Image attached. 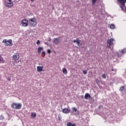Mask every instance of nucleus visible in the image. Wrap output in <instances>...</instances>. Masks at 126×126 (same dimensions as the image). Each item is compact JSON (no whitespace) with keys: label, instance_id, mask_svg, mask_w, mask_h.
I'll use <instances>...</instances> for the list:
<instances>
[{"label":"nucleus","instance_id":"nucleus-24","mask_svg":"<svg viewBox=\"0 0 126 126\" xmlns=\"http://www.w3.org/2000/svg\"><path fill=\"white\" fill-rule=\"evenodd\" d=\"M3 119H4L3 115H0V120H3Z\"/></svg>","mask_w":126,"mask_h":126},{"label":"nucleus","instance_id":"nucleus-28","mask_svg":"<svg viewBox=\"0 0 126 126\" xmlns=\"http://www.w3.org/2000/svg\"><path fill=\"white\" fill-rule=\"evenodd\" d=\"M40 43V41L39 40H37V42H36V44L39 45Z\"/></svg>","mask_w":126,"mask_h":126},{"label":"nucleus","instance_id":"nucleus-1","mask_svg":"<svg viewBox=\"0 0 126 126\" xmlns=\"http://www.w3.org/2000/svg\"><path fill=\"white\" fill-rule=\"evenodd\" d=\"M30 26L31 27H34L37 25V20L35 18H32L29 19Z\"/></svg>","mask_w":126,"mask_h":126},{"label":"nucleus","instance_id":"nucleus-13","mask_svg":"<svg viewBox=\"0 0 126 126\" xmlns=\"http://www.w3.org/2000/svg\"><path fill=\"white\" fill-rule=\"evenodd\" d=\"M91 97V95L89 93H86L85 95V98L86 99H90Z\"/></svg>","mask_w":126,"mask_h":126},{"label":"nucleus","instance_id":"nucleus-36","mask_svg":"<svg viewBox=\"0 0 126 126\" xmlns=\"http://www.w3.org/2000/svg\"><path fill=\"white\" fill-rule=\"evenodd\" d=\"M111 70H112V71H114V69H112Z\"/></svg>","mask_w":126,"mask_h":126},{"label":"nucleus","instance_id":"nucleus-9","mask_svg":"<svg viewBox=\"0 0 126 126\" xmlns=\"http://www.w3.org/2000/svg\"><path fill=\"white\" fill-rule=\"evenodd\" d=\"M12 58L14 61H18L20 59V55L18 53H15L12 56Z\"/></svg>","mask_w":126,"mask_h":126},{"label":"nucleus","instance_id":"nucleus-15","mask_svg":"<svg viewBox=\"0 0 126 126\" xmlns=\"http://www.w3.org/2000/svg\"><path fill=\"white\" fill-rule=\"evenodd\" d=\"M31 117L32 119H34V118H36V112H32V113L31 114Z\"/></svg>","mask_w":126,"mask_h":126},{"label":"nucleus","instance_id":"nucleus-23","mask_svg":"<svg viewBox=\"0 0 126 126\" xmlns=\"http://www.w3.org/2000/svg\"><path fill=\"white\" fill-rule=\"evenodd\" d=\"M83 74H87V71L86 70H84L83 71Z\"/></svg>","mask_w":126,"mask_h":126},{"label":"nucleus","instance_id":"nucleus-6","mask_svg":"<svg viewBox=\"0 0 126 126\" xmlns=\"http://www.w3.org/2000/svg\"><path fill=\"white\" fill-rule=\"evenodd\" d=\"M118 2L120 3V7L122 11H124V7H126V0H117Z\"/></svg>","mask_w":126,"mask_h":126},{"label":"nucleus","instance_id":"nucleus-12","mask_svg":"<svg viewBox=\"0 0 126 126\" xmlns=\"http://www.w3.org/2000/svg\"><path fill=\"white\" fill-rule=\"evenodd\" d=\"M36 68H37V71L38 72H42L43 71V69L44 68V66H37L36 67Z\"/></svg>","mask_w":126,"mask_h":126},{"label":"nucleus","instance_id":"nucleus-18","mask_svg":"<svg viewBox=\"0 0 126 126\" xmlns=\"http://www.w3.org/2000/svg\"><path fill=\"white\" fill-rule=\"evenodd\" d=\"M126 53V48H124L122 49L121 53L122 55H124Z\"/></svg>","mask_w":126,"mask_h":126},{"label":"nucleus","instance_id":"nucleus-33","mask_svg":"<svg viewBox=\"0 0 126 126\" xmlns=\"http://www.w3.org/2000/svg\"><path fill=\"white\" fill-rule=\"evenodd\" d=\"M32 2L34 1V0H30Z\"/></svg>","mask_w":126,"mask_h":126},{"label":"nucleus","instance_id":"nucleus-17","mask_svg":"<svg viewBox=\"0 0 126 126\" xmlns=\"http://www.w3.org/2000/svg\"><path fill=\"white\" fill-rule=\"evenodd\" d=\"M43 50V47H39L38 48V51H37V53L38 54L41 53V52Z\"/></svg>","mask_w":126,"mask_h":126},{"label":"nucleus","instance_id":"nucleus-20","mask_svg":"<svg viewBox=\"0 0 126 126\" xmlns=\"http://www.w3.org/2000/svg\"><path fill=\"white\" fill-rule=\"evenodd\" d=\"M115 25H114L113 24H110V28L111 29L114 30L115 29Z\"/></svg>","mask_w":126,"mask_h":126},{"label":"nucleus","instance_id":"nucleus-16","mask_svg":"<svg viewBox=\"0 0 126 126\" xmlns=\"http://www.w3.org/2000/svg\"><path fill=\"white\" fill-rule=\"evenodd\" d=\"M63 72L64 74H67V70L66 68L63 67Z\"/></svg>","mask_w":126,"mask_h":126},{"label":"nucleus","instance_id":"nucleus-26","mask_svg":"<svg viewBox=\"0 0 126 126\" xmlns=\"http://www.w3.org/2000/svg\"><path fill=\"white\" fill-rule=\"evenodd\" d=\"M41 54L44 55V56H46V52L45 51H43L42 53H41Z\"/></svg>","mask_w":126,"mask_h":126},{"label":"nucleus","instance_id":"nucleus-10","mask_svg":"<svg viewBox=\"0 0 126 126\" xmlns=\"http://www.w3.org/2000/svg\"><path fill=\"white\" fill-rule=\"evenodd\" d=\"M62 112L65 114H69L70 112V109L69 108V107L63 108L62 109Z\"/></svg>","mask_w":126,"mask_h":126},{"label":"nucleus","instance_id":"nucleus-27","mask_svg":"<svg viewBox=\"0 0 126 126\" xmlns=\"http://www.w3.org/2000/svg\"><path fill=\"white\" fill-rule=\"evenodd\" d=\"M99 82L100 81H99V80L98 79H95L96 83L98 84V83H99Z\"/></svg>","mask_w":126,"mask_h":126},{"label":"nucleus","instance_id":"nucleus-35","mask_svg":"<svg viewBox=\"0 0 126 126\" xmlns=\"http://www.w3.org/2000/svg\"><path fill=\"white\" fill-rule=\"evenodd\" d=\"M61 119L60 118V117H59V120L60 121Z\"/></svg>","mask_w":126,"mask_h":126},{"label":"nucleus","instance_id":"nucleus-11","mask_svg":"<svg viewBox=\"0 0 126 126\" xmlns=\"http://www.w3.org/2000/svg\"><path fill=\"white\" fill-rule=\"evenodd\" d=\"M53 42L56 44V45H58L60 42V38H54V40H53Z\"/></svg>","mask_w":126,"mask_h":126},{"label":"nucleus","instance_id":"nucleus-31","mask_svg":"<svg viewBox=\"0 0 126 126\" xmlns=\"http://www.w3.org/2000/svg\"><path fill=\"white\" fill-rule=\"evenodd\" d=\"M117 55L118 58H120L121 57V54H120V53H117Z\"/></svg>","mask_w":126,"mask_h":126},{"label":"nucleus","instance_id":"nucleus-19","mask_svg":"<svg viewBox=\"0 0 126 126\" xmlns=\"http://www.w3.org/2000/svg\"><path fill=\"white\" fill-rule=\"evenodd\" d=\"M67 126H76V124H72L70 122H68L66 124Z\"/></svg>","mask_w":126,"mask_h":126},{"label":"nucleus","instance_id":"nucleus-32","mask_svg":"<svg viewBox=\"0 0 126 126\" xmlns=\"http://www.w3.org/2000/svg\"><path fill=\"white\" fill-rule=\"evenodd\" d=\"M8 81H11V78H8Z\"/></svg>","mask_w":126,"mask_h":126},{"label":"nucleus","instance_id":"nucleus-29","mask_svg":"<svg viewBox=\"0 0 126 126\" xmlns=\"http://www.w3.org/2000/svg\"><path fill=\"white\" fill-rule=\"evenodd\" d=\"M47 53H48V54H51V50L48 49V50H47Z\"/></svg>","mask_w":126,"mask_h":126},{"label":"nucleus","instance_id":"nucleus-5","mask_svg":"<svg viewBox=\"0 0 126 126\" xmlns=\"http://www.w3.org/2000/svg\"><path fill=\"white\" fill-rule=\"evenodd\" d=\"M4 5L7 8H11L13 6V2L12 0H5Z\"/></svg>","mask_w":126,"mask_h":126},{"label":"nucleus","instance_id":"nucleus-8","mask_svg":"<svg viewBox=\"0 0 126 126\" xmlns=\"http://www.w3.org/2000/svg\"><path fill=\"white\" fill-rule=\"evenodd\" d=\"M72 112L74 115L77 116L79 115V111L76 108V107H72Z\"/></svg>","mask_w":126,"mask_h":126},{"label":"nucleus","instance_id":"nucleus-22","mask_svg":"<svg viewBox=\"0 0 126 126\" xmlns=\"http://www.w3.org/2000/svg\"><path fill=\"white\" fill-rule=\"evenodd\" d=\"M124 90H125V87L124 86L121 87L120 91L123 92Z\"/></svg>","mask_w":126,"mask_h":126},{"label":"nucleus","instance_id":"nucleus-14","mask_svg":"<svg viewBox=\"0 0 126 126\" xmlns=\"http://www.w3.org/2000/svg\"><path fill=\"white\" fill-rule=\"evenodd\" d=\"M73 42L74 43H77L78 46H80L81 40L80 39H76V40H73Z\"/></svg>","mask_w":126,"mask_h":126},{"label":"nucleus","instance_id":"nucleus-34","mask_svg":"<svg viewBox=\"0 0 126 126\" xmlns=\"http://www.w3.org/2000/svg\"><path fill=\"white\" fill-rule=\"evenodd\" d=\"M125 7V11H126V6L125 7V6H123V8Z\"/></svg>","mask_w":126,"mask_h":126},{"label":"nucleus","instance_id":"nucleus-25","mask_svg":"<svg viewBox=\"0 0 126 126\" xmlns=\"http://www.w3.org/2000/svg\"><path fill=\"white\" fill-rule=\"evenodd\" d=\"M96 2V0H92L93 4H94Z\"/></svg>","mask_w":126,"mask_h":126},{"label":"nucleus","instance_id":"nucleus-4","mask_svg":"<svg viewBox=\"0 0 126 126\" xmlns=\"http://www.w3.org/2000/svg\"><path fill=\"white\" fill-rule=\"evenodd\" d=\"M11 107L13 109L19 110L21 109L22 105L21 103H15V102H13L12 103Z\"/></svg>","mask_w":126,"mask_h":126},{"label":"nucleus","instance_id":"nucleus-30","mask_svg":"<svg viewBox=\"0 0 126 126\" xmlns=\"http://www.w3.org/2000/svg\"><path fill=\"white\" fill-rule=\"evenodd\" d=\"M3 60V58L1 56H0V63H1Z\"/></svg>","mask_w":126,"mask_h":126},{"label":"nucleus","instance_id":"nucleus-7","mask_svg":"<svg viewBox=\"0 0 126 126\" xmlns=\"http://www.w3.org/2000/svg\"><path fill=\"white\" fill-rule=\"evenodd\" d=\"M21 24L23 27H26L29 26V21L27 19H23L21 21Z\"/></svg>","mask_w":126,"mask_h":126},{"label":"nucleus","instance_id":"nucleus-3","mask_svg":"<svg viewBox=\"0 0 126 126\" xmlns=\"http://www.w3.org/2000/svg\"><path fill=\"white\" fill-rule=\"evenodd\" d=\"M114 42H115V39L113 38L108 39L107 41V48L110 49L111 46H114Z\"/></svg>","mask_w":126,"mask_h":126},{"label":"nucleus","instance_id":"nucleus-2","mask_svg":"<svg viewBox=\"0 0 126 126\" xmlns=\"http://www.w3.org/2000/svg\"><path fill=\"white\" fill-rule=\"evenodd\" d=\"M2 43L4 44L5 46H12L13 45L12 39L7 40L6 39H4L2 41Z\"/></svg>","mask_w":126,"mask_h":126},{"label":"nucleus","instance_id":"nucleus-21","mask_svg":"<svg viewBox=\"0 0 126 126\" xmlns=\"http://www.w3.org/2000/svg\"><path fill=\"white\" fill-rule=\"evenodd\" d=\"M101 76L103 79H106V76L105 74H102Z\"/></svg>","mask_w":126,"mask_h":126}]
</instances>
